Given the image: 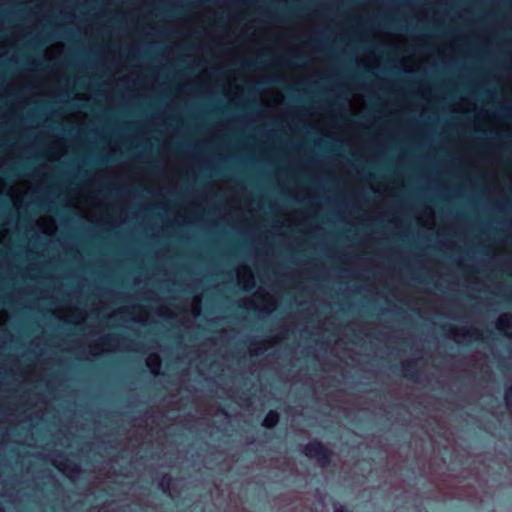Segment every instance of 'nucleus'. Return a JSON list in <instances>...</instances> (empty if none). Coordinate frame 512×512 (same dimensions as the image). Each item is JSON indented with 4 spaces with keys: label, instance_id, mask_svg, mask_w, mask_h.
Segmentation results:
<instances>
[{
    "label": "nucleus",
    "instance_id": "obj_16",
    "mask_svg": "<svg viewBox=\"0 0 512 512\" xmlns=\"http://www.w3.org/2000/svg\"><path fill=\"white\" fill-rule=\"evenodd\" d=\"M251 288H252V285H251V286H245V287H244V289H245V290H249V289H251Z\"/></svg>",
    "mask_w": 512,
    "mask_h": 512
},
{
    "label": "nucleus",
    "instance_id": "obj_11",
    "mask_svg": "<svg viewBox=\"0 0 512 512\" xmlns=\"http://www.w3.org/2000/svg\"><path fill=\"white\" fill-rule=\"evenodd\" d=\"M334 512H351L346 506L340 505L336 506Z\"/></svg>",
    "mask_w": 512,
    "mask_h": 512
},
{
    "label": "nucleus",
    "instance_id": "obj_3",
    "mask_svg": "<svg viewBox=\"0 0 512 512\" xmlns=\"http://www.w3.org/2000/svg\"><path fill=\"white\" fill-rule=\"evenodd\" d=\"M280 421V415L276 410H269L265 415L262 426L266 429H273Z\"/></svg>",
    "mask_w": 512,
    "mask_h": 512
},
{
    "label": "nucleus",
    "instance_id": "obj_4",
    "mask_svg": "<svg viewBox=\"0 0 512 512\" xmlns=\"http://www.w3.org/2000/svg\"><path fill=\"white\" fill-rule=\"evenodd\" d=\"M173 484V478L169 474H163L158 482V487L164 494H169Z\"/></svg>",
    "mask_w": 512,
    "mask_h": 512
},
{
    "label": "nucleus",
    "instance_id": "obj_5",
    "mask_svg": "<svg viewBox=\"0 0 512 512\" xmlns=\"http://www.w3.org/2000/svg\"><path fill=\"white\" fill-rule=\"evenodd\" d=\"M61 470L65 473L69 478H73L76 473L80 471L79 466L73 462L68 460L65 461Z\"/></svg>",
    "mask_w": 512,
    "mask_h": 512
},
{
    "label": "nucleus",
    "instance_id": "obj_17",
    "mask_svg": "<svg viewBox=\"0 0 512 512\" xmlns=\"http://www.w3.org/2000/svg\"><path fill=\"white\" fill-rule=\"evenodd\" d=\"M0 512H3V509L0 507Z\"/></svg>",
    "mask_w": 512,
    "mask_h": 512
},
{
    "label": "nucleus",
    "instance_id": "obj_2",
    "mask_svg": "<svg viewBox=\"0 0 512 512\" xmlns=\"http://www.w3.org/2000/svg\"><path fill=\"white\" fill-rule=\"evenodd\" d=\"M401 372L406 379L413 381L419 380L420 372L417 368V361L414 359L403 361L401 363Z\"/></svg>",
    "mask_w": 512,
    "mask_h": 512
},
{
    "label": "nucleus",
    "instance_id": "obj_1",
    "mask_svg": "<svg viewBox=\"0 0 512 512\" xmlns=\"http://www.w3.org/2000/svg\"><path fill=\"white\" fill-rule=\"evenodd\" d=\"M302 453L309 459H315L322 468H327L332 463L333 451L319 440L304 445Z\"/></svg>",
    "mask_w": 512,
    "mask_h": 512
},
{
    "label": "nucleus",
    "instance_id": "obj_14",
    "mask_svg": "<svg viewBox=\"0 0 512 512\" xmlns=\"http://www.w3.org/2000/svg\"><path fill=\"white\" fill-rule=\"evenodd\" d=\"M502 113H506L508 111V108L500 107L499 109Z\"/></svg>",
    "mask_w": 512,
    "mask_h": 512
},
{
    "label": "nucleus",
    "instance_id": "obj_12",
    "mask_svg": "<svg viewBox=\"0 0 512 512\" xmlns=\"http://www.w3.org/2000/svg\"><path fill=\"white\" fill-rule=\"evenodd\" d=\"M251 398H252V394L246 396V392L245 391L242 393L241 399L244 400L245 402L250 403L251 402Z\"/></svg>",
    "mask_w": 512,
    "mask_h": 512
},
{
    "label": "nucleus",
    "instance_id": "obj_10",
    "mask_svg": "<svg viewBox=\"0 0 512 512\" xmlns=\"http://www.w3.org/2000/svg\"><path fill=\"white\" fill-rule=\"evenodd\" d=\"M26 169V166L24 165H21V166H18L17 168H13V169H10L9 171L6 172L7 175H17V170H24Z\"/></svg>",
    "mask_w": 512,
    "mask_h": 512
},
{
    "label": "nucleus",
    "instance_id": "obj_6",
    "mask_svg": "<svg viewBox=\"0 0 512 512\" xmlns=\"http://www.w3.org/2000/svg\"><path fill=\"white\" fill-rule=\"evenodd\" d=\"M147 366L152 373L157 374L160 368V358L158 355L153 354L147 360Z\"/></svg>",
    "mask_w": 512,
    "mask_h": 512
},
{
    "label": "nucleus",
    "instance_id": "obj_9",
    "mask_svg": "<svg viewBox=\"0 0 512 512\" xmlns=\"http://www.w3.org/2000/svg\"><path fill=\"white\" fill-rule=\"evenodd\" d=\"M257 64H258V62H256V61L248 60V61H245L243 63V68L248 69V70H252V69H255L257 67Z\"/></svg>",
    "mask_w": 512,
    "mask_h": 512
},
{
    "label": "nucleus",
    "instance_id": "obj_15",
    "mask_svg": "<svg viewBox=\"0 0 512 512\" xmlns=\"http://www.w3.org/2000/svg\"><path fill=\"white\" fill-rule=\"evenodd\" d=\"M288 14H289V15H291V16H295V15H296V13H295V11H294V10H289V11H288Z\"/></svg>",
    "mask_w": 512,
    "mask_h": 512
},
{
    "label": "nucleus",
    "instance_id": "obj_7",
    "mask_svg": "<svg viewBox=\"0 0 512 512\" xmlns=\"http://www.w3.org/2000/svg\"><path fill=\"white\" fill-rule=\"evenodd\" d=\"M464 336H469L471 338H474L475 340H483V334L478 329H472L471 331L464 334Z\"/></svg>",
    "mask_w": 512,
    "mask_h": 512
},
{
    "label": "nucleus",
    "instance_id": "obj_8",
    "mask_svg": "<svg viewBox=\"0 0 512 512\" xmlns=\"http://www.w3.org/2000/svg\"><path fill=\"white\" fill-rule=\"evenodd\" d=\"M505 402L507 407L512 410V385L507 389L505 393Z\"/></svg>",
    "mask_w": 512,
    "mask_h": 512
},
{
    "label": "nucleus",
    "instance_id": "obj_13",
    "mask_svg": "<svg viewBox=\"0 0 512 512\" xmlns=\"http://www.w3.org/2000/svg\"><path fill=\"white\" fill-rule=\"evenodd\" d=\"M281 62H283V63H285V64H291V63H292V61H291V60H289V59H285V58L281 59Z\"/></svg>",
    "mask_w": 512,
    "mask_h": 512
}]
</instances>
